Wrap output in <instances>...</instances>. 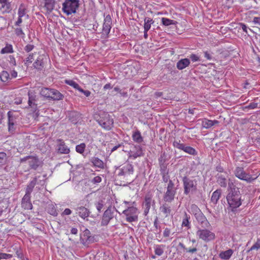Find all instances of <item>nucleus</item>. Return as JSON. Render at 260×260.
Returning a JSON list of instances; mask_svg holds the SVG:
<instances>
[{
    "label": "nucleus",
    "mask_w": 260,
    "mask_h": 260,
    "mask_svg": "<svg viewBox=\"0 0 260 260\" xmlns=\"http://www.w3.org/2000/svg\"><path fill=\"white\" fill-rule=\"evenodd\" d=\"M143 154L141 146L139 145H135L134 147V149L131 150L128 152V157L132 158L134 159L138 157L143 156Z\"/></svg>",
    "instance_id": "4468645a"
},
{
    "label": "nucleus",
    "mask_w": 260,
    "mask_h": 260,
    "mask_svg": "<svg viewBox=\"0 0 260 260\" xmlns=\"http://www.w3.org/2000/svg\"><path fill=\"white\" fill-rule=\"evenodd\" d=\"M94 241V237L91 236L90 232L88 229L85 230L80 235V242L85 246H88Z\"/></svg>",
    "instance_id": "9d476101"
},
{
    "label": "nucleus",
    "mask_w": 260,
    "mask_h": 260,
    "mask_svg": "<svg viewBox=\"0 0 260 260\" xmlns=\"http://www.w3.org/2000/svg\"><path fill=\"white\" fill-rule=\"evenodd\" d=\"M63 98L62 94L59 92L58 90L54 89H51L50 92V96L49 99L53 100H60Z\"/></svg>",
    "instance_id": "b1692460"
},
{
    "label": "nucleus",
    "mask_w": 260,
    "mask_h": 260,
    "mask_svg": "<svg viewBox=\"0 0 260 260\" xmlns=\"http://www.w3.org/2000/svg\"><path fill=\"white\" fill-rule=\"evenodd\" d=\"M153 22H154L152 19L149 18H145L144 19V30L146 31H148L150 29L151 25L153 23Z\"/></svg>",
    "instance_id": "72a5a7b5"
},
{
    "label": "nucleus",
    "mask_w": 260,
    "mask_h": 260,
    "mask_svg": "<svg viewBox=\"0 0 260 260\" xmlns=\"http://www.w3.org/2000/svg\"><path fill=\"white\" fill-rule=\"evenodd\" d=\"M234 174L239 179L248 183L251 182L256 179V178H253L250 174L246 173L244 168L242 167H236L234 170Z\"/></svg>",
    "instance_id": "39448f33"
},
{
    "label": "nucleus",
    "mask_w": 260,
    "mask_h": 260,
    "mask_svg": "<svg viewBox=\"0 0 260 260\" xmlns=\"http://www.w3.org/2000/svg\"><path fill=\"white\" fill-rule=\"evenodd\" d=\"M152 204H154V201L152 200V196L151 194H147L143 204L144 214L145 216H147L148 214L151 205Z\"/></svg>",
    "instance_id": "9b49d317"
},
{
    "label": "nucleus",
    "mask_w": 260,
    "mask_h": 260,
    "mask_svg": "<svg viewBox=\"0 0 260 260\" xmlns=\"http://www.w3.org/2000/svg\"><path fill=\"white\" fill-rule=\"evenodd\" d=\"M233 250L230 249L226 251L221 252L219 254V256L223 260H229L233 255Z\"/></svg>",
    "instance_id": "4be33fe9"
},
{
    "label": "nucleus",
    "mask_w": 260,
    "mask_h": 260,
    "mask_svg": "<svg viewBox=\"0 0 260 260\" xmlns=\"http://www.w3.org/2000/svg\"><path fill=\"white\" fill-rule=\"evenodd\" d=\"M185 145L180 142V141H174L173 146L179 149L183 150Z\"/></svg>",
    "instance_id": "de8ad7c7"
},
{
    "label": "nucleus",
    "mask_w": 260,
    "mask_h": 260,
    "mask_svg": "<svg viewBox=\"0 0 260 260\" xmlns=\"http://www.w3.org/2000/svg\"><path fill=\"white\" fill-rule=\"evenodd\" d=\"M112 19L109 15H107L105 18L103 25L102 35L107 36L111 29Z\"/></svg>",
    "instance_id": "ddd939ff"
},
{
    "label": "nucleus",
    "mask_w": 260,
    "mask_h": 260,
    "mask_svg": "<svg viewBox=\"0 0 260 260\" xmlns=\"http://www.w3.org/2000/svg\"><path fill=\"white\" fill-rule=\"evenodd\" d=\"M86 145L84 143H81L76 147V150L77 152L82 154L84 152Z\"/></svg>",
    "instance_id": "a18cd8bd"
},
{
    "label": "nucleus",
    "mask_w": 260,
    "mask_h": 260,
    "mask_svg": "<svg viewBox=\"0 0 260 260\" xmlns=\"http://www.w3.org/2000/svg\"><path fill=\"white\" fill-rule=\"evenodd\" d=\"M34 48V46L31 44H27L25 47H24V50L27 52H29L32 50V49Z\"/></svg>",
    "instance_id": "bf43d9fd"
},
{
    "label": "nucleus",
    "mask_w": 260,
    "mask_h": 260,
    "mask_svg": "<svg viewBox=\"0 0 260 260\" xmlns=\"http://www.w3.org/2000/svg\"><path fill=\"white\" fill-rule=\"evenodd\" d=\"M30 194L26 192L22 200V206L25 209H31L32 208V204L30 201Z\"/></svg>",
    "instance_id": "a211bd4d"
},
{
    "label": "nucleus",
    "mask_w": 260,
    "mask_h": 260,
    "mask_svg": "<svg viewBox=\"0 0 260 260\" xmlns=\"http://www.w3.org/2000/svg\"><path fill=\"white\" fill-rule=\"evenodd\" d=\"M79 6L78 0H65L62 4V11L67 15H72L76 12Z\"/></svg>",
    "instance_id": "7ed1b4c3"
},
{
    "label": "nucleus",
    "mask_w": 260,
    "mask_h": 260,
    "mask_svg": "<svg viewBox=\"0 0 260 260\" xmlns=\"http://www.w3.org/2000/svg\"><path fill=\"white\" fill-rule=\"evenodd\" d=\"M260 248V243L258 242L255 243L253 245L251 246L249 250H253L255 249H258Z\"/></svg>",
    "instance_id": "e2e57ef3"
},
{
    "label": "nucleus",
    "mask_w": 260,
    "mask_h": 260,
    "mask_svg": "<svg viewBox=\"0 0 260 260\" xmlns=\"http://www.w3.org/2000/svg\"><path fill=\"white\" fill-rule=\"evenodd\" d=\"M91 162L95 167L102 169L104 167L103 161L98 157H93L91 159Z\"/></svg>",
    "instance_id": "c756f323"
},
{
    "label": "nucleus",
    "mask_w": 260,
    "mask_h": 260,
    "mask_svg": "<svg viewBox=\"0 0 260 260\" xmlns=\"http://www.w3.org/2000/svg\"><path fill=\"white\" fill-rule=\"evenodd\" d=\"M44 8L46 9L47 12H51L54 7L55 0H44Z\"/></svg>",
    "instance_id": "bb28decb"
},
{
    "label": "nucleus",
    "mask_w": 260,
    "mask_h": 260,
    "mask_svg": "<svg viewBox=\"0 0 260 260\" xmlns=\"http://www.w3.org/2000/svg\"><path fill=\"white\" fill-rule=\"evenodd\" d=\"M196 234L200 239L206 242L211 241L215 237L213 233L206 229H200L197 231Z\"/></svg>",
    "instance_id": "0eeeda50"
},
{
    "label": "nucleus",
    "mask_w": 260,
    "mask_h": 260,
    "mask_svg": "<svg viewBox=\"0 0 260 260\" xmlns=\"http://www.w3.org/2000/svg\"><path fill=\"white\" fill-rule=\"evenodd\" d=\"M98 121L99 124L106 130H110L113 127V119L107 113H101Z\"/></svg>",
    "instance_id": "20e7f679"
},
{
    "label": "nucleus",
    "mask_w": 260,
    "mask_h": 260,
    "mask_svg": "<svg viewBox=\"0 0 260 260\" xmlns=\"http://www.w3.org/2000/svg\"><path fill=\"white\" fill-rule=\"evenodd\" d=\"M164 246L162 245H156L154 247L155 254L158 256L161 255L164 253Z\"/></svg>",
    "instance_id": "ea45409f"
},
{
    "label": "nucleus",
    "mask_w": 260,
    "mask_h": 260,
    "mask_svg": "<svg viewBox=\"0 0 260 260\" xmlns=\"http://www.w3.org/2000/svg\"><path fill=\"white\" fill-rule=\"evenodd\" d=\"M217 182L221 187H226L227 185L226 178L222 174H218L217 175Z\"/></svg>",
    "instance_id": "a878e982"
},
{
    "label": "nucleus",
    "mask_w": 260,
    "mask_h": 260,
    "mask_svg": "<svg viewBox=\"0 0 260 260\" xmlns=\"http://www.w3.org/2000/svg\"><path fill=\"white\" fill-rule=\"evenodd\" d=\"M10 76L11 79L12 78H15L17 76V72L14 70H12L11 71V75H10Z\"/></svg>",
    "instance_id": "774afa93"
},
{
    "label": "nucleus",
    "mask_w": 260,
    "mask_h": 260,
    "mask_svg": "<svg viewBox=\"0 0 260 260\" xmlns=\"http://www.w3.org/2000/svg\"><path fill=\"white\" fill-rule=\"evenodd\" d=\"M46 59L44 55H40L33 63L34 67L38 70H41L44 64V59Z\"/></svg>",
    "instance_id": "aec40b11"
},
{
    "label": "nucleus",
    "mask_w": 260,
    "mask_h": 260,
    "mask_svg": "<svg viewBox=\"0 0 260 260\" xmlns=\"http://www.w3.org/2000/svg\"><path fill=\"white\" fill-rule=\"evenodd\" d=\"M51 89H49L48 88H43L41 89L40 91V94L47 98L49 99V96H50V92Z\"/></svg>",
    "instance_id": "79ce46f5"
},
{
    "label": "nucleus",
    "mask_w": 260,
    "mask_h": 260,
    "mask_svg": "<svg viewBox=\"0 0 260 260\" xmlns=\"http://www.w3.org/2000/svg\"><path fill=\"white\" fill-rule=\"evenodd\" d=\"M22 18V17H18L17 21L15 22V25L16 26H19L23 21Z\"/></svg>",
    "instance_id": "69168bd1"
},
{
    "label": "nucleus",
    "mask_w": 260,
    "mask_h": 260,
    "mask_svg": "<svg viewBox=\"0 0 260 260\" xmlns=\"http://www.w3.org/2000/svg\"><path fill=\"white\" fill-rule=\"evenodd\" d=\"M221 193V191L220 189H217L213 192L211 201L213 204H216L217 203L220 197Z\"/></svg>",
    "instance_id": "cd10ccee"
},
{
    "label": "nucleus",
    "mask_w": 260,
    "mask_h": 260,
    "mask_svg": "<svg viewBox=\"0 0 260 260\" xmlns=\"http://www.w3.org/2000/svg\"><path fill=\"white\" fill-rule=\"evenodd\" d=\"M10 114H11L10 112H9L8 113V117H9V119H8L9 131L11 132H13L15 129V127H14L15 121H14V119L12 117H11Z\"/></svg>",
    "instance_id": "7c9ffc66"
},
{
    "label": "nucleus",
    "mask_w": 260,
    "mask_h": 260,
    "mask_svg": "<svg viewBox=\"0 0 260 260\" xmlns=\"http://www.w3.org/2000/svg\"><path fill=\"white\" fill-rule=\"evenodd\" d=\"M176 190L174 189V184L172 180H170L168 184L167 191L164 196V200L166 202H171L174 199Z\"/></svg>",
    "instance_id": "6e6552de"
},
{
    "label": "nucleus",
    "mask_w": 260,
    "mask_h": 260,
    "mask_svg": "<svg viewBox=\"0 0 260 260\" xmlns=\"http://www.w3.org/2000/svg\"><path fill=\"white\" fill-rule=\"evenodd\" d=\"M28 104L30 106H32V105H35V103H34V101H35V97H36V95H35V94L32 92H30L29 91L28 92Z\"/></svg>",
    "instance_id": "49530a36"
},
{
    "label": "nucleus",
    "mask_w": 260,
    "mask_h": 260,
    "mask_svg": "<svg viewBox=\"0 0 260 260\" xmlns=\"http://www.w3.org/2000/svg\"><path fill=\"white\" fill-rule=\"evenodd\" d=\"M124 203L127 206V209L123 211L122 213L126 216V220L129 222L138 221L139 212L137 208L134 205L135 202L124 201Z\"/></svg>",
    "instance_id": "f257e3e1"
},
{
    "label": "nucleus",
    "mask_w": 260,
    "mask_h": 260,
    "mask_svg": "<svg viewBox=\"0 0 260 260\" xmlns=\"http://www.w3.org/2000/svg\"><path fill=\"white\" fill-rule=\"evenodd\" d=\"M0 78L3 82H7L11 79L9 73L6 71H3L1 73Z\"/></svg>",
    "instance_id": "e433bc0d"
},
{
    "label": "nucleus",
    "mask_w": 260,
    "mask_h": 260,
    "mask_svg": "<svg viewBox=\"0 0 260 260\" xmlns=\"http://www.w3.org/2000/svg\"><path fill=\"white\" fill-rule=\"evenodd\" d=\"M160 212L165 215V217H167L171 214V207L167 204H164L160 207Z\"/></svg>",
    "instance_id": "393cba45"
},
{
    "label": "nucleus",
    "mask_w": 260,
    "mask_h": 260,
    "mask_svg": "<svg viewBox=\"0 0 260 260\" xmlns=\"http://www.w3.org/2000/svg\"><path fill=\"white\" fill-rule=\"evenodd\" d=\"M171 234V230L170 229L166 228L165 229L163 232V236L164 237H169Z\"/></svg>",
    "instance_id": "13d9d810"
},
{
    "label": "nucleus",
    "mask_w": 260,
    "mask_h": 260,
    "mask_svg": "<svg viewBox=\"0 0 260 260\" xmlns=\"http://www.w3.org/2000/svg\"><path fill=\"white\" fill-rule=\"evenodd\" d=\"M34 60V54H29L28 56L26 58H25L23 60L24 65L26 67H28L33 61Z\"/></svg>",
    "instance_id": "a19ab883"
},
{
    "label": "nucleus",
    "mask_w": 260,
    "mask_h": 260,
    "mask_svg": "<svg viewBox=\"0 0 260 260\" xmlns=\"http://www.w3.org/2000/svg\"><path fill=\"white\" fill-rule=\"evenodd\" d=\"M166 160V155L165 153L161 154L160 157L159 158V163L160 166V170H162V169H166V166L165 165V162Z\"/></svg>",
    "instance_id": "c9c22d12"
},
{
    "label": "nucleus",
    "mask_w": 260,
    "mask_h": 260,
    "mask_svg": "<svg viewBox=\"0 0 260 260\" xmlns=\"http://www.w3.org/2000/svg\"><path fill=\"white\" fill-rule=\"evenodd\" d=\"M257 107V103H250L247 107L251 109H255Z\"/></svg>",
    "instance_id": "338daca9"
},
{
    "label": "nucleus",
    "mask_w": 260,
    "mask_h": 260,
    "mask_svg": "<svg viewBox=\"0 0 260 260\" xmlns=\"http://www.w3.org/2000/svg\"><path fill=\"white\" fill-rule=\"evenodd\" d=\"M20 162L21 163L28 164L30 168L36 170L40 165V161L36 156H27L21 158Z\"/></svg>",
    "instance_id": "1a4fd4ad"
},
{
    "label": "nucleus",
    "mask_w": 260,
    "mask_h": 260,
    "mask_svg": "<svg viewBox=\"0 0 260 260\" xmlns=\"http://www.w3.org/2000/svg\"><path fill=\"white\" fill-rule=\"evenodd\" d=\"M134 171L133 167L132 165L127 164L119 170L118 175L127 176L133 174Z\"/></svg>",
    "instance_id": "2eb2a0df"
},
{
    "label": "nucleus",
    "mask_w": 260,
    "mask_h": 260,
    "mask_svg": "<svg viewBox=\"0 0 260 260\" xmlns=\"http://www.w3.org/2000/svg\"><path fill=\"white\" fill-rule=\"evenodd\" d=\"M114 208L109 207L104 213L101 224L102 225H107L111 219L113 217Z\"/></svg>",
    "instance_id": "f8f14e48"
},
{
    "label": "nucleus",
    "mask_w": 260,
    "mask_h": 260,
    "mask_svg": "<svg viewBox=\"0 0 260 260\" xmlns=\"http://www.w3.org/2000/svg\"><path fill=\"white\" fill-rule=\"evenodd\" d=\"M79 91L83 93L86 97L89 96L91 94V92L89 90H84L81 88L79 89Z\"/></svg>",
    "instance_id": "052dcab7"
},
{
    "label": "nucleus",
    "mask_w": 260,
    "mask_h": 260,
    "mask_svg": "<svg viewBox=\"0 0 260 260\" xmlns=\"http://www.w3.org/2000/svg\"><path fill=\"white\" fill-rule=\"evenodd\" d=\"M189 58L193 62H196L200 61V57L195 54H191L189 56Z\"/></svg>",
    "instance_id": "5fc2aeb1"
},
{
    "label": "nucleus",
    "mask_w": 260,
    "mask_h": 260,
    "mask_svg": "<svg viewBox=\"0 0 260 260\" xmlns=\"http://www.w3.org/2000/svg\"><path fill=\"white\" fill-rule=\"evenodd\" d=\"M12 257V255L10 254H7L5 253H0V260L2 259H9Z\"/></svg>",
    "instance_id": "6e6d98bb"
},
{
    "label": "nucleus",
    "mask_w": 260,
    "mask_h": 260,
    "mask_svg": "<svg viewBox=\"0 0 260 260\" xmlns=\"http://www.w3.org/2000/svg\"><path fill=\"white\" fill-rule=\"evenodd\" d=\"M161 173L162 174V179L164 182H167L168 181L169 182L170 180H169V176L168 175V173H167L166 174V169H162L161 170Z\"/></svg>",
    "instance_id": "603ef678"
},
{
    "label": "nucleus",
    "mask_w": 260,
    "mask_h": 260,
    "mask_svg": "<svg viewBox=\"0 0 260 260\" xmlns=\"http://www.w3.org/2000/svg\"><path fill=\"white\" fill-rule=\"evenodd\" d=\"M102 178L100 176H96L92 180V182L93 183H98L101 182Z\"/></svg>",
    "instance_id": "680f3d73"
},
{
    "label": "nucleus",
    "mask_w": 260,
    "mask_h": 260,
    "mask_svg": "<svg viewBox=\"0 0 260 260\" xmlns=\"http://www.w3.org/2000/svg\"><path fill=\"white\" fill-rule=\"evenodd\" d=\"M9 0H0L1 6L0 10L3 13H7L9 12L10 9V4Z\"/></svg>",
    "instance_id": "5701e85b"
},
{
    "label": "nucleus",
    "mask_w": 260,
    "mask_h": 260,
    "mask_svg": "<svg viewBox=\"0 0 260 260\" xmlns=\"http://www.w3.org/2000/svg\"><path fill=\"white\" fill-rule=\"evenodd\" d=\"M133 140L137 143H140L143 141V138L139 131L135 132L132 135Z\"/></svg>",
    "instance_id": "2f4dec72"
},
{
    "label": "nucleus",
    "mask_w": 260,
    "mask_h": 260,
    "mask_svg": "<svg viewBox=\"0 0 260 260\" xmlns=\"http://www.w3.org/2000/svg\"><path fill=\"white\" fill-rule=\"evenodd\" d=\"M190 63V61L188 58L181 59L177 62L176 67L178 70H182L187 67Z\"/></svg>",
    "instance_id": "412c9836"
},
{
    "label": "nucleus",
    "mask_w": 260,
    "mask_h": 260,
    "mask_svg": "<svg viewBox=\"0 0 260 260\" xmlns=\"http://www.w3.org/2000/svg\"><path fill=\"white\" fill-rule=\"evenodd\" d=\"M9 61H10V63L12 64L13 66H16V60H15V57L12 56V55H10L9 56Z\"/></svg>",
    "instance_id": "0e129e2a"
},
{
    "label": "nucleus",
    "mask_w": 260,
    "mask_h": 260,
    "mask_svg": "<svg viewBox=\"0 0 260 260\" xmlns=\"http://www.w3.org/2000/svg\"><path fill=\"white\" fill-rule=\"evenodd\" d=\"M7 160V154L6 153L0 152V164L4 163Z\"/></svg>",
    "instance_id": "864d4df0"
},
{
    "label": "nucleus",
    "mask_w": 260,
    "mask_h": 260,
    "mask_svg": "<svg viewBox=\"0 0 260 260\" xmlns=\"http://www.w3.org/2000/svg\"><path fill=\"white\" fill-rule=\"evenodd\" d=\"M48 212L49 214L53 216H56L57 215V213L56 211V209H55L53 205L49 206L48 209Z\"/></svg>",
    "instance_id": "3c124183"
},
{
    "label": "nucleus",
    "mask_w": 260,
    "mask_h": 260,
    "mask_svg": "<svg viewBox=\"0 0 260 260\" xmlns=\"http://www.w3.org/2000/svg\"><path fill=\"white\" fill-rule=\"evenodd\" d=\"M14 52L13 46L11 44H7L6 46L1 51V54L12 53Z\"/></svg>",
    "instance_id": "f704fd0d"
},
{
    "label": "nucleus",
    "mask_w": 260,
    "mask_h": 260,
    "mask_svg": "<svg viewBox=\"0 0 260 260\" xmlns=\"http://www.w3.org/2000/svg\"><path fill=\"white\" fill-rule=\"evenodd\" d=\"M57 149L58 151L62 154H68L70 149L66 145L64 142L61 140H57Z\"/></svg>",
    "instance_id": "f3484780"
},
{
    "label": "nucleus",
    "mask_w": 260,
    "mask_h": 260,
    "mask_svg": "<svg viewBox=\"0 0 260 260\" xmlns=\"http://www.w3.org/2000/svg\"><path fill=\"white\" fill-rule=\"evenodd\" d=\"M37 177L34 178V179L29 183L26 188V192L30 193L32 191V189L37 183Z\"/></svg>",
    "instance_id": "4c0bfd02"
},
{
    "label": "nucleus",
    "mask_w": 260,
    "mask_h": 260,
    "mask_svg": "<svg viewBox=\"0 0 260 260\" xmlns=\"http://www.w3.org/2000/svg\"><path fill=\"white\" fill-rule=\"evenodd\" d=\"M78 215L82 218L85 219L89 216V210L83 206L78 207L76 208Z\"/></svg>",
    "instance_id": "6ab92c4d"
},
{
    "label": "nucleus",
    "mask_w": 260,
    "mask_h": 260,
    "mask_svg": "<svg viewBox=\"0 0 260 260\" xmlns=\"http://www.w3.org/2000/svg\"><path fill=\"white\" fill-rule=\"evenodd\" d=\"M183 151L191 155H195L197 154V152L194 148L186 145H185Z\"/></svg>",
    "instance_id": "37998d69"
},
{
    "label": "nucleus",
    "mask_w": 260,
    "mask_h": 260,
    "mask_svg": "<svg viewBox=\"0 0 260 260\" xmlns=\"http://www.w3.org/2000/svg\"><path fill=\"white\" fill-rule=\"evenodd\" d=\"M183 182L185 194H188L190 192L197 190V182L195 179L184 177Z\"/></svg>",
    "instance_id": "423d86ee"
},
{
    "label": "nucleus",
    "mask_w": 260,
    "mask_h": 260,
    "mask_svg": "<svg viewBox=\"0 0 260 260\" xmlns=\"http://www.w3.org/2000/svg\"><path fill=\"white\" fill-rule=\"evenodd\" d=\"M192 208H194L199 213V216H200V219L203 220V219H204L205 218V216L203 215V214L201 213V211L200 210V209L197 207V206L196 205H193L192 206ZM203 221H202L203 222Z\"/></svg>",
    "instance_id": "4d7b16f0"
},
{
    "label": "nucleus",
    "mask_w": 260,
    "mask_h": 260,
    "mask_svg": "<svg viewBox=\"0 0 260 260\" xmlns=\"http://www.w3.org/2000/svg\"><path fill=\"white\" fill-rule=\"evenodd\" d=\"M14 31L17 36L21 38H25V34H24L21 28L17 27L14 29Z\"/></svg>",
    "instance_id": "c03bdc74"
},
{
    "label": "nucleus",
    "mask_w": 260,
    "mask_h": 260,
    "mask_svg": "<svg viewBox=\"0 0 260 260\" xmlns=\"http://www.w3.org/2000/svg\"><path fill=\"white\" fill-rule=\"evenodd\" d=\"M219 122L216 120H209L207 118L202 119V126L203 128L209 129L213 126L218 124Z\"/></svg>",
    "instance_id": "dca6fc26"
},
{
    "label": "nucleus",
    "mask_w": 260,
    "mask_h": 260,
    "mask_svg": "<svg viewBox=\"0 0 260 260\" xmlns=\"http://www.w3.org/2000/svg\"><path fill=\"white\" fill-rule=\"evenodd\" d=\"M226 200L233 209L237 208L241 205V196L238 190L232 189L227 195Z\"/></svg>",
    "instance_id": "f03ea898"
},
{
    "label": "nucleus",
    "mask_w": 260,
    "mask_h": 260,
    "mask_svg": "<svg viewBox=\"0 0 260 260\" xmlns=\"http://www.w3.org/2000/svg\"><path fill=\"white\" fill-rule=\"evenodd\" d=\"M26 8L23 5H21L18 10V15L19 17H24L26 19H28V15L26 14Z\"/></svg>",
    "instance_id": "c85d7f7f"
},
{
    "label": "nucleus",
    "mask_w": 260,
    "mask_h": 260,
    "mask_svg": "<svg viewBox=\"0 0 260 260\" xmlns=\"http://www.w3.org/2000/svg\"><path fill=\"white\" fill-rule=\"evenodd\" d=\"M65 83L67 84L72 86L73 88L78 90V91L81 88L77 83L72 80H66Z\"/></svg>",
    "instance_id": "58836bf2"
},
{
    "label": "nucleus",
    "mask_w": 260,
    "mask_h": 260,
    "mask_svg": "<svg viewBox=\"0 0 260 260\" xmlns=\"http://www.w3.org/2000/svg\"><path fill=\"white\" fill-rule=\"evenodd\" d=\"M188 218L187 214H185V217L183 219L182 222V226L187 227L188 229L190 228V222L188 220Z\"/></svg>",
    "instance_id": "8fccbe9b"
},
{
    "label": "nucleus",
    "mask_w": 260,
    "mask_h": 260,
    "mask_svg": "<svg viewBox=\"0 0 260 260\" xmlns=\"http://www.w3.org/2000/svg\"><path fill=\"white\" fill-rule=\"evenodd\" d=\"M104 202L103 200H101L96 202L95 205L96 206V208L99 212H101V210L104 206Z\"/></svg>",
    "instance_id": "09e8293b"
},
{
    "label": "nucleus",
    "mask_w": 260,
    "mask_h": 260,
    "mask_svg": "<svg viewBox=\"0 0 260 260\" xmlns=\"http://www.w3.org/2000/svg\"><path fill=\"white\" fill-rule=\"evenodd\" d=\"M161 23L163 25L169 26L171 25H175L177 23V21L173 20H171L165 17H162L161 18Z\"/></svg>",
    "instance_id": "473e14b6"
}]
</instances>
